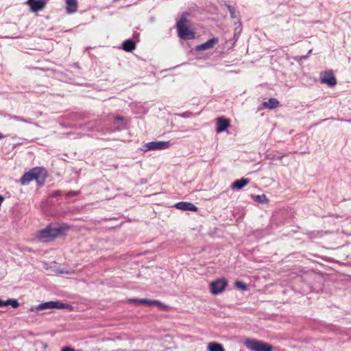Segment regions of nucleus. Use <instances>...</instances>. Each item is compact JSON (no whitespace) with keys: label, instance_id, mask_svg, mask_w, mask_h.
I'll use <instances>...</instances> for the list:
<instances>
[{"label":"nucleus","instance_id":"nucleus-1","mask_svg":"<svg viewBox=\"0 0 351 351\" xmlns=\"http://www.w3.org/2000/svg\"><path fill=\"white\" fill-rule=\"evenodd\" d=\"M69 230V226L66 224L50 223L38 232L37 237L42 241L47 242L65 235Z\"/></svg>","mask_w":351,"mask_h":351},{"label":"nucleus","instance_id":"nucleus-2","mask_svg":"<svg viewBox=\"0 0 351 351\" xmlns=\"http://www.w3.org/2000/svg\"><path fill=\"white\" fill-rule=\"evenodd\" d=\"M46 174L47 171L43 167L33 168L23 175L20 179V183L22 185H27L33 180H36L39 184L43 185Z\"/></svg>","mask_w":351,"mask_h":351},{"label":"nucleus","instance_id":"nucleus-3","mask_svg":"<svg viewBox=\"0 0 351 351\" xmlns=\"http://www.w3.org/2000/svg\"><path fill=\"white\" fill-rule=\"evenodd\" d=\"M188 15L187 12H184L176 24L178 36L182 39H193L194 38V33L187 27Z\"/></svg>","mask_w":351,"mask_h":351},{"label":"nucleus","instance_id":"nucleus-4","mask_svg":"<svg viewBox=\"0 0 351 351\" xmlns=\"http://www.w3.org/2000/svg\"><path fill=\"white\" fill-rule=\"evenodd\" d=\"M245 346L252 351H272L274 348L271 344L256 339H246Z\"/></svg>","mask_w":351,"mask_h":351},{"label":"nucleus","instance_id":"nucleus-5","mask_svg":"<svg viewBox=\"0 0 351 351\" xmlns=\"http://www.w3.org/2000/svg\"><path fill=\"white\" fill-rule=\"evenodd\" d=\"M228 281L225 278L217 279L210 284V291L213 295H218L223 291Z\"/></svg>","mask_w":351,"mask_h":351},{"label":"nucleus","instance_id":"nucleus-6","mask_svg":"<svg viewBox=\"0 0 351 351\" xmlns=\"http://www.w3.org/2000/svg\"><path fill=\"white\" fill-rule=\"evenodd\" d=\"M169 141H152L145 143L142 150L147 152L149 150H162L170 147Z\"/></svg>","mask_w":351,"mask_h":351},{"label":"nucleus","instance_id":"nucleus-7","mask_svg":"<svg viewBox=\"0 0 351 351\" xmlns=\"http://www.w3.org/2000/svg\"><path fill=\"white\" fill-rule=\"evenodd\" d=\"M320 81L322 84H326L330 87L337 84V80L331 70L322 72L320 73Z\"/></svg>","mask_w":351,"mask_h":351},{"label":"nucleus","instance_id":"nucleus-8","mask_svg":"<svg viewBox=\"0 0 351 351\" xmlns=\"http://www.w3.org/2000/svg\"><path fill=\"white\" fill-rule=\"evenodd\" d=\"M49 0H27V3L29 5L32 12H37L43 10Z\"/></svg>","mask_w":351,"mask_h":351},{"label":"nucleus","instance_id":"nucleus-9","mask_svg":"<svg viewBox=\"0 0 351 351\" xmlns=\"http://www.w3.org/2000/svg\"><path fill=\"white\" fill-rule=\"evenodd\" d=\"M230 125V120L223 117H219L216 123V132L221 133L224 132Z\"/></svg>","mask_w":351,"mask_h":351},{"label":"nucleus","instance_id":"nucleus-10","mask_svg":"<svg viewBox=\"0 0 351 351\" xmlns=\"http://www.w3.org/2000/svg\"><path fill=\"white\" fill-rule=\"evenodd\" d=\"M175 208L182 210L197 211V207L190 202H180L175 204Z\"/></svg>","mask_w":351,"mask_h":351},{"label":"nucleus","instance_id":"nucleus-11","mask_svg":"<svg viewBox=\"0 0 351 351\" xmlns=\"http://www.w3.org/2000/svg\"><path fill=\"white\" fill-rule=\"evenodd\" d=\"M219 41V39L217 38H213L211 39H209L206 42L199 45L196 47V51H203L209 49L213 47V46L217 44Z\"/></svg>","mask_w":351,"mask_h":351},{"label":"nucleus","instance_id":"nucleus-12","mask_svg":"<svg viewBox=\"0 0 351 351\" xmlns=\"http://www.w3.org/2000/svg\"><path fill=\"white\" fill-rule=\"evenodd\" d=\"M66 10L68 14H73L77 12V0H66Z\"/></svg>","mask_w":351,"mask_h":351},{"label":"nucleus","instance_id":"nucleus-13","mask_svg":"<svg viewBox=\"0 0 351 351\" xmlns=\"http://www.w3.org/2000/svg\"><path fill=\"white\" fill-rule=\"evenodd\" d=\"M113 126L116 130H122L126 128V122L123 117L118 116L114 118Z\"/></svg>","mask_w":351,"mask_h":351},{"label":"nucleus","instance_id":"nucleus-14","mask_svg":"<svg viewBox=\"0 0 351 351\" xmlns=\"http://www.w3.org/2000/svg\"><path fill=\"white\" fill-rule=\"evenodd\" d=\"M51 308H57V309H67L69 311H71L73 309V307L67 304L64 303L61 301L57 300V301H51Z\"/></svg>","mask_w":351,"mask_h":351},{"label":"nucleus","instance_id":"nucleus-15","mask_svg":"<svg viewBox=\"0 0 351 351\" xmlns=\"http://www.w3.org/2000/svg\"><path fill=\"white\" fill-rule=\"evenodd\" d=\"M47 309H52L51 301L43 302L36 306H32L29 310L32 312H38L40 311H44Z\"/></svg>","mask_w":351,"mask_h":351},{"label":"nucleus","instance_id":"nucleus-16","mask_svg":"<svg viewBox=\"0 0 351 351\" xmlns=\"http://www.w3.org/2000/svg\"><path fill=\"white\" fill-rule=\"evenodd\" d=\"M136 48V43L132 39H128L122 43V49L128 52H132Z\"/></svg>","mask_w":351,"mask_h":351},{"label":"nucleus","instance_id":"nucleus-17","mask_svg":"<svg viewBox=\"0 0 351 351\" xmlns=\"http://www.w3.org/2000/svg\"><path fill=\"white\" fill-rule=\"evenodd\" d=\"M249 183V180L247 178H241L239 180H235L232 184V187L233 189H237L238 190L243 189L245 186H246Z\"/></svg>","mask_w":351,"mask_h":351},{"label":"nucleus","instance_id":"nucleus-18","mask_svg":"<svg viewBox=\"0 0 351 351\" xmlns=\"http://www.w3.org/2000/svg\"><path fill=\"white\" fill-rule=\"evenodd\" d=\"M128 301L130 303H134V304H138V305L139 304L148 305V306L153 305V300H149V299H146V298H142V299L132 298V299H130Z\"/></svg>","mask_w":351,"mask_h":351},{"label":"nucleus","instance_id":"nucleus-19","mask_svg":"<svg viewBox=\"0 0 351 351\" xmlns=\"http://www.w3.org/2000/svg\"><path fill=\"white\" fill-rule=\"evenodd\" d=\"M279 105V101L275 98H270L267 101L263 103L264 108L274 109Z\"/></svg>","mask_w":351,"mask_h":351},{"label":"nucleus","instance_id":"nucleus-20","mask_svg":"<svg viewBox=\"0 0 351 351\" xmlns=\"http://www.w3.org/2000/svg\"><path fill=\"white\" fill-rule=\"evenodd\" d=\"M208 351H225L223 346L217 342H210L208 345Z\"/></svg>","mask_w":351,"mask_h":351},{"label":"nucleus","instance_id":"nucleus-21","mask_svg":"<svg viewBox=\"0 0 351 351\" xmlns=\"http://www.w3.org/2000/svg\"><path fill=\"white\" fill-rule=\"evenodd\" d=\"M5 301V306H11L14 308H16L19 306V303L16 299H8Z\"/></svg>","mask_w":351,"mask_h":351},{"label":"nucleus","instance_id":"nucleus-22","mask_svg":"<svg viewBox=\"0 0 351 351\" xmlns=\"http://www.w3.org/2000/svg\"><path fill=\"white\" fill-rule=\"evenodd\" d=\"M153 305H156L159 307L160 309L162 311H168L169 308V306L162 303L161 302L158 300H153Z\"/></svg>","mask_w":351,"mask_h":351},{"label":"nucleus","instance_id":"nucleus-23","mask_svg":"<svg viewBox=\"0 0 351 351\" xmlns=\"http://www.w3.org/2000/svg\"><path fill=\"white\" fill-rule=\"evenodd\" d=\"M7 117H8L10 119H14L16 121H21V122H23V123H30V121H28L27 120H26L23 117H19V116L8 114V115H7Z\"/></svg>","mask_w":351,"mask_h":351},{"label":"nucleus","instance_id":"nucleus-24","mask_svg":"<svg viewBox=\"0 0 351 351\" xmlns=\"http://www.w3.org/2000/svg\"><path fill=\"white\" fill-rule=\"evenodd\" d=\"M226 7L230 14V17L232 19H236L237 18V15H236V9L234 6L231 5H226Z\"/></svg>","mask_w":351,"mask_h":351},{"label":"nucleus","instance_id":"nucleus-25","mask_svg":"<svg viewBox=\"0 0 351 351\" xmlns=\"http://www.w3.org/2000/svg\"><path fill=\"white\" fill-rule=\"evenodd\" d=\"M235 287L241 290L246 291L247 289V285L242 281H236Z\"/></svg>","mask_w":351,"mask_h":351},{"label":"nucleus","instance_id":"nucleus-26","mask_svg":"<svg viewBox=\"0 0 351 351\" xmlns=\"http://www.w3.org/2000/svg\"><path fill=\"white\" fill-rule=\"evenodd\" d=\"M256 200L260 203H263L267 200L266 196L265 195H257Z\"/></svg>","mask_w":351,"mask_h":351},{"label":"nucleus","instance_id":"nucleus-27","mask_svg":"<svg viewBox=\"0 0 351 351\" xmlns=\"http://www.w3.org/2000/svg\"><path fill=\"white\" fill-rule=\"evenodd\" d=\"M238 23V26H237V27H235V29H234L235 34H236L237 33L240 34V33H241V29H242V28H241V21H240L239 20L238 21V23Z\"/></svg>","mask_w":351,"mask_h":351},{"label":"nucleus","instance_id":"nucleus-28","mask_svg":"<svg viewBox=\"0 0 351 351\" xmlns=\"http://www.w3.org/2000/svg\"><path fill=\"white\" fill-rule=\"evenodd\" d=\"M60 351H75V349L71 346H63Z\"/></svg>","mask_w":351,"mask_h":351},{"label":"nucleus","instance_id":"nucleus-29","mask_svg":"<svg viewBox=\"0 0 351 351\" xmlns=\"http://www.w3.org/2000/svg\"><path fill=\"white\" fill-rule=\"evenodd\" d=\"M287 156V154H283L282 155H275L274 156V159L281 160L283 157Z\"/></svg>","mask_w":351,"mask_h":351},{"label":"nucleus","instance_id":"nucleus-30","mask_svg":"<svg viewBox=\"0 0 351 351\" xmlns=\"http://www.w3.org/2000/svg\"><path fill=\"white\" fill-rule=\"evenodd\" d=\"M60 195H61L60 191H56L53 192V193L51 194V196L53 197H59Z\"/></svg>","mask_w":351,"mask_h":351},{"label":"nucleus","instance_id":"nucleus-31","mask_svg":"<svg viewBox=\"0 0 351 351\" xmlns=\"http://www.w3.org/2000/svg\"><path fill=\"white\" fill-rule=\"evenodd\" d=\"M68 195L69 196H76V195H78V192L77 191H71L69 192Z\"/></svg>","mask_w":351,"mask_h":351},{"label":"nucleus","instance_id":"nucleus-32","mask_svg":"<svg viewBox=\"0 0 351 351\" xmlns=\"http://www.w3.org/2000/svg\"><path fill=\"white\" fill-rule=\"evenodd\" d=\"M5 304V301L1 300V299H0V308L4 307Z\"/></svg>","mask_w":351,"mask_h":351},{"label":"nucleus","instance_id":"nucleus-33","mask_svg":"<svg viewBox=\"0 0 351 351\" xmlns=\"http://www.w3.org/2000/svg\"><path fill=\"white\" fill-rule=\"evenodd\" d=\"M3 138H4V136L2 134V133L0 132V140Z\"/></svg>","mask_w":351,"mask_h":351},{"label":"nucleus","instance_id":"nucleus-34","mask_svg":"<svg viewBox=\"0 0 351 351\" xmlns=\"http://www.w3.org/2000/svg\"><path fill=\"white\" fill-rule=\"evenodd\" d=\"M182 117H186V114H184L182 115Z\"/></svg>","mask_w":351,"mask_h":351},{"label":"nucleus","instance_id":"nucleus-35","mask_svg":"<svg viewBox=\"0 0 351 351\" xmlns=\"http://www.w3.org/2000/svg\"><path fill=\"white\" fill-rule=\"evenodd\" d=\"M90 48H91V47H86V50H87V49H90Z\"/></svg>","mask_w":351,"mask_h":351},{"label":"nucleus","instance_id":"nucleus-36","mask_svg":"<svg viewBox=\"0 0 351 351\" xmlns=\"http://www.w3.org/2000/svg\"><path fill=\"white\" fill-rule=\"evenodd\" d=\"M75 351H82V350H75Z\"/></svg>","mask_w":351,"mask_h":351}]
</instances>
